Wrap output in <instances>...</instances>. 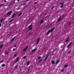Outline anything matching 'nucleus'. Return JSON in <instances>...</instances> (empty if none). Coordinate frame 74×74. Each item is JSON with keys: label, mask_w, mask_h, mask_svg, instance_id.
Masks as SVG:
<instances>
[{"label": "nucleus", "mask_w": 74, "mask_h": 74, "mask_svg": "<svg viewBox=\"0 0 74 74\" xmlns=\"http://www.w3.org/2000/svg\"><path fill=\"white\" fill-rule=\"evenodd\" d=\"M26 5V4H23V5Z\"/></svg>", "instance_id": "43"}, {"label": "nucleus", "mask_w": 74, "mask_h": 74, "mask_svg": "<svg viewBox=\"0 0 74 74\" xmlns=\"http://www.w3.org/2000/svg\"><path fill=\"white\" fill-rule=\"evenodd\" d=\"M19 0H17V1H19Z\"/></svg>", "instance_id": "47"}, {"label": "nucleus", "mask_w": 74, "mask_h": 74, "mask_svg": "<svg viewBox=\"0 0 74 74\" xmlns=\"http://www.w3.org/2000/svg\"><path fill=\"white\" fill-rule=\"evenodd\" d=\"M50 32H51V30H49L48 32H47V35H48V34H49V33H50Z\"/></svg>", "instance_id": "10"}, {"label": "nucleus", "mask_w": 74, "mask_h": 74, "mask_svg": "<svg viewBox=\"0 0 74 74\" xmlns=\"http://www.w3.org/2000/svg\"><path fill=\"white\" fill-rule=\"evenodd\" d=\"M4 5L3 4H2L1 5H0V7H1V6H3Z\"/></svg>", "instance_id": "29"}, {"label": "nucleus", "mask_w": 74, "mask_h": 74, "mask_svg": "<svg viewBox=\"0 0 74 74\" xmlns=\"http://www.w3.org/2000/svg\"><path fill=\"white\" fill-rule=\"evenodd\" d=\"M32 33H30L29 34H32Z\"/></svg>", "instance_id": "44"}, {"label": "nucleus", "mask_w": 74, "mask_h": 74, "mask_svg": "<svg viewBox=\"0 0 74 74\" xmlns=\"http://www.w3.org/2000/svg\"><path fill=\"white\" fill-rule=\"evenodd\" d=\"M4 19V18H3L1 20V22H3V20Z\"/></svg>", "instance_id": "20"}, {"label": "nucleus", "mask_w": 74, "mask_h": 74, "mask_svg": "<svg viewBox=\"0 0 74 74\" xmlns=\"http://www.w3.org/2000/svg\"><path fill=\"white\" fill-rule=\"evenodd\" d=\"M5 66V64H2L1 65L2 67H4V66Z\"/></svg>", "instance_id": "19"}, {"label": "nucleus", "mask_w": 74, "mask_h": 74, "mask_svg": "<svg viewBox=\"0 0 74 74\" xmlns=\"http://www.w3.org/2000/svg\"><path fill=\"white\" fill-rule=\"evenodd\" d=\"M72 44V43H70L67 47V48H69V47H70V46Z\"/></svg>", "instance_id": "7"}, {"label": "nucleus", "mask_w": 74, "mask_h": 74, "mask_svg": "<svg viewBox=\"0 0 74 74\" xmlns=\"http://www.w3.org/2000/svg\"><path fill=\"white\" fill-rule=\"evenodd\" d=\"M69 37H67V40H66V42H67L69 41Z\"/></svg>", "instance_id": "8"}, {"label": "nucleus", "mask_w": 74, "mask_h": 74, "mask_svg": "<svg viewBox=\"0 0 74 74\" xmlns=\"http://www.w3.org/2000/svg\"><path fill=\"white\" fill-rule=\"evenodd\" d=\"M11 13H12V11H10L7 14V15H8V16H9V15H11Z\"/></svg>", "instance_id": "2"}, {"label": "nucleus", "mask_w": 74, "mask_h": 74, "mask_svg": "<svg viewBox=\"0 0 74 74\" xmlns=\"http://www.w3.org/2000/svg\"><path fill=\"white\" fill-rule=\"evenodd\" d=\"M60 62V61L59 60H58L56 62V64H58V63Z\"/></svg>", "instance_id": "14"}, {"label": "nucleus", "mask_w": 74, "mask_h": 74, "mask_svg": "<svg viewBox=\"0 0 74 74\" xmlns=\"http://www.w3.org/2000/svg\"><path fill=\"white\" fill-rule=\"evenodd\" d=\"M14 20H15V19L14 18L10 22V23H11Z\"/></svg>", "instance_id": "15"}, {"label": "nucleus", "mask_w": 74, "mask_h": 74, "mask_svg": "<svg viewBox=\"0 0 74 74\" xmlns=\"http://www.w3.org/2000/svg\"><path fill=\"white\" fill-rule=\"evenodd\" d=\"M14 47H16V45H14Z\"/></svg>", "instance_id": "39"}, {"label": "nucleus", "mask_w": 74, "mask_h": 74, "mask_svg": "<svg viewBox=\"0 0 74 74\" xmlns=\"http://www.w3.org/2000/svg\"><path fill=\"white\" fill-rule=\"evenodd\" d=\"M37 2H35V4H37Z\"/></svg>", "instance_id": "40"}, {"label": "nucleus", "mask_w": 74, "mask_h": 74, "mask_svg": "<svg viewBox=\"0 0 74 74\" xmlns=\"http://www.w3.org/2000/svg\"><path fill=\"white\" fill-rule=\"evenodd\" d=\"M55 29V27L51 29L50 30L51 33H52V32H53V31L54 30V29Z\"/></svg>", "instance_id": "4"}, {"label": "nucleus", "mask_w": 74, "mask_h": 74, "mask_svg": "<svg viewBox=\"0 0 74 74\" xmlns=\"http://www.w3.org/2000/svg\"><path fill=\"white\" fill-rule=\"evenodd\" d=\"M17 56V53H16L14 55V56H15V57H16V56Z\"/></svg>", "instance_id": "24"}, {"label": "nucleus", "mask_w": 74, "mask_h": 74, "mask_svg": "<svg viewBox=\"0 0 74 74\" xmlns=\"http://www.w3.org/2000/svg\"><path fill=\"white\" fill-rule=\"evenodd\" d=\"M29 64H30V62H28L27 63V66L29 65Z\"/></svg>", "instance_id": "23"}, {"label": "nucleus", "mask_w": 74, "mask_h": 74, "mask_svg": "<svg viewBox=\"0 0 74 74\" xmlns=\"http://www.w3.org/2000/svg\"><path fill=\"white\" fill-rule=\"evenodd\" d=\"M41 61H42V60H39V61H38V63H40V62H41Z\"/></svg>", "instance_id": "21"}, {"label": "nucleus", "mask_w": 74, "mask_h": 74, "mask_svg": "<svg viewBox=\"0 0 74 74\" xmlns=\"http://www.w3.org/2000/svg\"><path fill=\"white\" fill-rule=\"evenodd\" d=\"M46 58H48V57H47V56H46Z\"/></svg>", "instance_id": "49"}, {"label": "nucleus", "mask_w": 74, "mask_h": 74, "mask_svg": "<svg viewBox=\"0 0 74 74\" xmlns=\"http://www.w3.org/2000/svg\"><path fill=\"white\" fill-rule=\"evenodd\" d=\"M4 2H7V1H5V0H4Z\"/></svg>", "instance_id": "42"}, {"label": "nucleus", "mask_w": 74, "mask_h": 74, "mask_svg": "<svg viewBox=\"0 0 74 74\" xmlns=\"http://www.w3.org/2000/svg\"><path fill=\"white\" fill-rule=\"evenodd\" d=\"M30 68H29L28 70L27 71H29L30 70Z\"/></svg>", "instance_id": "33"}, {"label": "nucleus", "mask_w": 74, "mask_h": 74, "mask_svg": "<svg viewBox=\"0 0 74 74\" xmlns=\"http://www.w3.org/2000/svg\"><path fill=\"white\" fill-rule=\"evenodd\" d=\"M67 67H68V65L66 64L64 66V67L66 68Z\"/></svg>", "instance_id": "17"}, {"label": "nucleus", "mask_w": 74, "mask_h": 74, "mask_svg": "<svg viewBox=\"0 0 74 74\" xmlns=\"http://www.w3.org/2000/svg\"><path fill=\"white\" fill-rule=\"evenodd\" d=\"M47 60V58H45V60Z\"/></svg>", "instance_id": "38"}, {"label": "nucleus", "mask_w": 74, "mask_h": 74, "mask_svg": "<svg viewBox=\"0 0 74 74\" xmlns=\"http://www.w3.org/2000/svg\"><path fill=\"white\" fill-rule=\"evenodd\" d=\"M71 52V51H69L68 52V53L69 54V53H70V52Z\"/></svg>", "instance_id": "36"}, {"label": "nucleus", "mask_w": 74, "mask_h": 74, "mask_svg": "<svg viewBox=\"0 0 74 74\" xmlns=\"http://www.w3.org/2000/svg\"><path fill=\"white\" fill-rule=\"evenodd\" d=\"M40 38H38L37 40V42H36V45H38L40 42Z\"/></svg>", "instance_id": "3"}, {"label": "nucleus", "mask_w": 74, "mask_h": 74, "mask_svg": "<svg viewBox=\"0 0 74 74\" xmlns=\"http://www.w3.org/2000/svg\"><path fill=\"white\" fill-rule=\"evenodd\" d=\"M63 7V5H61L60 7V8H62Z\"/></svg>", "instance_id": "25"}, {"label": "nucleus", "mask_w": 74, "mask_h": 74, "mask_svg": "<svg viewBox=\"0 0 74 74\" xmlns=\"http://www.w3.org/2000/svg\"><path fill=\"white\" fill-rule=\"evenodd\" d=\"M5 54L6 55H8V52H6L5 53Z\"/></svg>", "instance_id": "31"}, {"label": "nucleus", "mask_w": 74, "mask_h": 74, "mask_svg": "<svg viewBox=\"0 0 74 74\" xmlns=\"http://www.w3.org/2000/svg\"><path fill=\"white\" fill-rule=\"evenodd\" d=\"M3 60H1V62H0V63H2V62H3Z\"/></svg>", "instance_id": "34"}, {"label": "nucleus", "mask_w": 74, "mask_h": 74, "mask_svg": "<svg viewBox=\"0 0 74 74\" xmlns=\"http://www.w3.org/2000/svg\"><path fill=\"white\" fill-rule=\"evenodd\" d=\"M43 22H44V21H41L40 22V23H41V24H42V23Z\"/></svg>", "instance_id": "22"}, {"label": "nucleus", "mask_w": 74, "mask_h": 74, "mask_svg": "<svg viewBox=\"0 0 74 74\" xmlns=\"http://www.w3.org/2000/svg\"><path fill=\"white\" fill-rule=\"evenodd\" d=\"M61 20V18L60 17L58 19V22H59Z\"/></svg>", "instance_id": "12"}, {"label": "nucleus", "mask_w": 74, "mask_h": 74, "mask_svg": "<svg viewBox=\"0 0 74 74\" xmlns=\"http://www.w3.org/2000/svg\"><path fill=\"white\" fill-rule=\"evenodd\" d=\"M16 50V49H13V51H15Z\"/></svg>", "instance_id": "32"}, {"label": "nucleus", "mask_w": 74, "mask_h": 74, "mask_svg": "<svg viewBox=\"0 0 74 74\" xmlns=\"http://www.w3.org/2000/svg\"><path fill=\"white\" fill-rule=\"evenodd\" d=\"M64 2H63L62 3H60V4H64Z\"/></svg>", "instance_id": "30"}, {"label": "nucleus", "mask_w": 74, "mask_h": 74, "mask_svg": "<svg viewBox=\"0 0 74 74\" xmlns=\"http://www.w3.org/2000/svg\"><path fill=\"white\" fill-rule=\"evenodd\" d=\"M15 37H16L15 36L11 40V41H13L14 40H15Z\"/></svg>", "instance_id": "11"}, {"label": "nucleus", "mask_w": 74, "mask_h": 74, "mask_svg": "<svg viewBox=\"0 0 74 74\" xmlns=\"http://www.w3.org/2000/svg\"><path fill=\"white\" fill-rule=\"evenodd\" d=\"M19 58H18L15 61V62H18V60H19Z\"/></svg>", "instance_id": "18"}, {"label": "nucleus", "mask_w": 74, "mask_h": 74, "mask_svg": "<svg viewBox=\"0 0 74 74\" xmlns=\"http://www.w3.org/2000/svg\"><path fill=\"white\" fill-rule=\"evenodd\" d=\"M53 8H51V9L52 10V9H53Z\"/></svg>", "instance_id": "48"}, {"label": "nucleus", "mask_w": 74, "mask_h": 74, "mask_svg": "<svg viewBox=\"0 0 74 74\" xmlns=\"http://www.w3.org/2000/svg\"><path fill=\"white\" fill-rule=\"evenodd\" d=\"M1 24H0V27H1Z\"/></svg>", "instance_id": "41"}, {"label": "nucleus", "mask_w": 74, "mask_h": 74, "mask_svg": "<svg viewBox=\"0 0 74 74\" xmlns=\"http://www.w3.org/2000/svg\"><path fill=\"white\" fill-rule=\"evenodd\" d=\"M14 16H15V14H14L12 15V16L11 18H14Z\"/></svg>", "instance_id": "6"}, {"label": "nucleus", "mask_w": 74, "mask_h": 74, "mask_svg": "<svg viewBox=\"0 0 74 74\" xmlns=\"http://www.w3.org/2000/svg\"><path fill=\"white\" fill-rule=\"evenodd\" d=\"M69 25H70V22H69Z\"/></svg>", "instance_id": "46"}, {"label": "nucleus", "mask_w": 74, "mask_h": 74, "mask_svg": "<svg viewBox=\"0 0 74 74\" xmlns=\"http://www.w3.org/2000/svg\"><path fill=\"white\" fill-rule=\"evenodd\" d=\"M28 48V47H26L23 50V51L24 52H25V51H26V50Z\"/></svg>", "instance_id": "5"}, {"label": "nucleus", "mask_w": 74, "mask_h": 74, "mask_svg": "<svg viewBox=\"0 0 74 74\" xmlns=\"http://www.w3.org/2000/svg\"><path fill=\"white\" fill-rule=\"evenodd\" d=\"M51 63L52 64H55V61L54 60H53L51 61Z\"/></svg>", "instance_id": "9"}, {"label": "nucleus", "mask_w": 74, "mask_h": 74, "mask_svg": "<svg viewBox=\"0 0 74 74\" xmlns=\"http://www.w3.org/2000/svg\"><path fill=\"white\" fill-rule=\"evenodd\" d=\"M40 58H41V56L38 57V59H40Z\"/></svg>", "instance_id": "28"}, {"label": "nucleus", "mask_w": 74, "mask_h": 74, "mask_svg": "<svg viewBox=\"0 0 74 74\" xmlns=\"http://www.w3.org/2000/svg\"><path fill=\"white\" fill-rule=\"evenodd\" d=\"M30 0H27V1H29Z\"/></svg>", "instance_id": "45"}, {"label": "nucleus", "mask_w": 74, "mask_h": 74, "mask_svg": "<svg viewBox=\"0 0 74 74\" xmlns=\"http://www.w3.org/2000/svg\"><path fill=\"white\" fill-rule=\"evenodd\" d=\"M17 67H18V66L16 65V66H15V68H17Z\"/></svg>", "instance_id": "35"}, {"label": "nucleus", "mask_w": 74, "mask_h": 74, "mask_svg": "<svg viewBox=\"0 0 74 74\" xmlns=\"http://www.w3.org/2000/svg\"><path fill=\"white\" fill-rule=\"evenodd\" d=\"M22 13H20L18 16V17H19V16H20L21 15H22Z\"/></svg>", "instance_id": "16"}, {"label": "nucleus", "mask_w": 74, "mask_h": 74, "mask_svg": "<svg viewBox=\"0 0 74 74\" xmlns=\"http://www.w3.org/2000/svg\"><path fill=\"white\" fill-rule=\"evenodd\" d=\"M32 25H29V26H28V29L29 30H32Z\"/></svg>", "instance_id": "1"}, {"label": "nucleus", "mask_w": 74, "mask_h": 74, "mask_svg": "<svg viewBox=\"0 0 74 74\" xmlns=\"http://www.w3.org/2000/svg\"><path fill=\"white\" fill-rule=\"evenodd\" d=\"M26 57V56H24L23 57V59H25Z\"/></svg>", "instance_id": "26"}, {"label": "nucleus", "mask_w": 74, "mask_h": 74, "mask_svg": "<svg viewBox=\"0 0 74 74\" xmlns=\"http://www.w3.org/2000/svg\"><path fill=\"white\" fill-rule=\"evenodd\" d=\"M3 45H1V46H0V47H1V48H3Z\"/></svg>", "instance_id": "27"}, {"label": "nucleus", "mask_w": 74, "mask_h": 74, "mask_svg": "<svg viewBox=\"0 0 74 74\" xmlns=\"http://www.w3.org/2000/svg\"><path fill=\"white\" fill-rule=\"evenodd\" d=\"M64 71V69H62L61 70V71H62V72H63Z\"/></svg>", "instance_id": "37"}, {"label": "nucleus", "mask_w": 74, "mask_h": 74, "mask_svg": "<svg viewBox=\"0 0 74 74\" xmlns=\"http://www.w3.org/2000/svg\"><path fill=\"white\" fill-rule=\"evenodd\" d=\"M36 50H37V49H35L32 50V52H35V51H36Z\"/></svg>", "instance_id": "13"}]
</instances>
